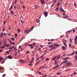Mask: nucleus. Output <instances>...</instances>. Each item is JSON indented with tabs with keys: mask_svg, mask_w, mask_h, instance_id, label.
Listing matches in <instances>:
<instances>
[{
	"mask_svg": "<svg viewBox=\"0 0 77 77\" xmlns=\"http://www.w3.org/2000/svg\"><path fill=\"white\" fill-rule=\"evenodd\" d=\"M8 58L9 59H12V56L11 55H9L8 56Z\"/></svg>",
	"mask_w": 77,
	"mask_h": 77,
	"instance_id": "5",
	"label": "nucleus"
},
{
	"mask_svg": "<svg viewBox=\"0 0 77 77\" xmlns=\"http://www.w3.org/2000/svg\"><path fill=\"white\" fill-rule=\"evenodd\" d=\"M56 15L57 17H59V16H60V15H59V14H56Z\"/></svg>",
	"mask_w": 77,
	"mask_h": 77,
	"instance_id": "35",
	"label": "nucleus"
},
{
	"mask_svg": "<svg viewBox=\"0 0 77 77\" xmlns=\"http://www.w3.org/2000/svg\"><path fill=\"white\" fill-rule=\"evenodd\" d=\"M14 49L15 50H17V48H16V47H14Z\"/></svg>",
	"mask_w": 77,
	"mask_h": 77,
	"instance_id": "33",
	"label": "nucleus"
},
{
	"mask_svg": "<svg viewBox=\"0 0 77 77\" xmlns=\"http://www.w3.org/2000/svg\"><path fill=\"white\" fill-rule=\"evenodd\" d=\"M73 32H75V29H73Z\"/></svg>",
	"mask_w": 77,
	"mask_h": 77,
	"instance_id": "52",
	"label": "nucleus"
},
{
	"mask_svg": "<svg viewBox=\"0 0 77 77\" xmlns=\"http://www.w3.org/2000/svg\"><path fill=\"white\" fill-rule=\"evenodd\" d=\"M44 0H42V1H41V2H42V4H44Z\"/></svg>",
	"mask_w": 77,
	"mask_h": 77,
	"instance_id": "23",
	"label": "nucleus"
},
{
	"mask_svg": "<svg viewBox=\"0 0 77 77\" xmlns=\"http://www.w3.org/2000/svg\"><path fill=\"white\" fill-rule=\"evenodd\" d=\"M14 9H16L17 8H16V6H14Z\"/></svg>",
	"mask_w": 77,
	"mask_h": 77,
	"instance_id": "55",
	"label": "nucleus"
},
{
	"mask_svg": "<svg viewBox=\"0 0 77 77\" xmlns=\"http://www.w3.org/2000/svg\"><path fill=\"white\" fill-rule=\"evenodd\" d=\"M75 54V53L73 52L71 54H70V56H73V55H74V54Z\"/></svg>",
	"mask_w": 77,
	"mask_h": 77,
	"instance_id": "17",
	"label": "nucleus"
},
{
	"mask_svg": "<svg viewBox=\"0 0 77 77\" xmlns=\"http://www.w3.org/2000/svg\"><path fill=\"white\" fill-rule=\"evenodd\" d=\"M1 48H5V47H6V46H5L4 45H3L2 46V47H1Z\"/></svg>",
	"mask_w": 77,
	"mask_h": 77,
	"instance_id": "9",
	"label": "nucleus"
},
{
	"mask_svg": "<svg viewBox=\"0 0 77 77\" xmlns=\"http://www.w3.org/2000/svg\"><path fill=\"white\" fill-rule=\"evenodd\" d=\"M53 45H51L49 46V48H51V47L52 48L53 47Z\"/></svg>",
	"mask_w": 77,
	"mask_h": 77,
	"instance_id": "29",
	"label": "nucleus"
},
{
	"mask_svg": "<svg viewBox=\"0 0 77 77\" xmlns=\"http://www.w3.org/2000/svg\"><path fill=\"white\" fill-rule=\"evenodd\" d=\"M6 75L5 74H4V75H2V77H5V76H6Z\"/></svg>",
	"mask_w": 77,
	"mask_h": 77,
	"instance_id": "30",
	"label": "nucleus"
},
{
	"mask_svg": "<svg viewBox=\"0 0 77 77\" xmlns=\"http://www.w3.org/2000/svg\"><path fill=\"white\" fill-rule=\"evenodd\" d=\"M60 9L61 11V12H65V11H64L63 10V8H60Z\"/></svg>",
	"mask_w": 77,
	"mask_h": 77,
	"instance_id": "3",
	"label": "nucleus"
},
{
	"mask_svg": "<svg viewBox=\"0 0 77 77\" xmlns=\"http://www.w3.org/2000/svg\"><path fill=\"white\" fill-rule=\"evenodd\" d=\"M6 33L5 32L4 33V35H6Z\"/></svg>",
	"mask_w": 77,
	"mask_h": 77,
	"instance_id": "63",
	"label": "nucleus"
},
{
	"mask_svg": "<svg viewBox=\"0 0 77 77\" xmlns=\"http://www.w3.org/2000/svg\"><path fill=\"white\" fill-rule=\"evenodd\" d=\"M75 58L76 60H77V56L76 55L75 56Z\"/></svg>",
	"mask_w": 77,
	"mask_h": 77,
	"instance_id": "26",
	"label": "nucleus"
},
{
	"mask_svg": "<svg viewBox=\"0 0 77 77\" xmlns=\"http://www.w3.org/2000/svg\"><path fill=\"white\" fill-rule=\"evenodd\" d=\"M39 62H40V61H38L37 62V63H35V65H38V64Z\"/></svg>",
	"mask_w": 77,
	"mask_h": 77,
	"instance_id": "15",
	"label": "nucleus"
},
{
	"mask_svg": "<svg viewBox=\"0 0 77 77\" xmlns=\"http://www.w3.org/2000/svg\"><path fill=\"white\" fill-rule=\"evenodd\" d=\"M70 42H72V40H71V38H70Z\"/></svg>",
	"mask_w": 77,
	"mask_h": 77,
	"instance_id": "38",
	"label": "nucleus"
},
{
	"mask_svg": "<svg viewBox=\"0 0 77 77\" xmlns=\"http://www.w3.org/2000/svg\"><path fill=\"white\" fill-rule=\"evenodd\" d=\"M69 59V57H66L65 58V60H66V59Z\"/></svg>",
	"mask_w": 77,
	"mask_h": 77,
	"instance_id": "50",
	"label": "nucleus"
},
{
	"mask_svg": "<svg viewBox=\"0 0 77 77\" xmlns=\"http://www.w3.org/2000/svg\"><path fill=\"white\" fill-rule=\"evenodd\" d=\"M17 0H15V4H16V3H17Z\"/></svg>",
	"mask_w": 77,
	"mask_h": 77,
	"instance_id": "49",
	"label": "nucleus"
},
{
	"mask_svg": "<svg viewBox=\"0 0 77 77\" xmlns=\"http://www.w3.org/2000/svg\"><path fill=\"white\" fill-rule=\"evenodd\" d=\"M56 66L54 67L53 69H56Z\"/></svg>",
	"mask_w": 77,
	"mask_h": 77,
	"instance_id": "58",
	"label": "nucleus"
},
{
	"mask_svg": "<svg viewBox=\"0 0 77 77\" xmlns=\"http://www.w3.org/2000/svg\"><path fill=\"white\" fill-rule=\"evenodd\" d=\"M17 32L18 33H20V32H21V30L20 29H17Z\"/></svg>",
	"mask_w": 77,
	"mask_h": 77,
	"instance_id": "12",
	"label": "nucleus"
},
{
	"mask_svg": "<svg viewBox=\"0 0 77 77\" xmlns=\"http://www.w3.org/2000/svg\"><path fill=\"white\" fill-rule=\"evenodd\" d=\"M57 62V60H56L55 61V63L56 64V62Z\"/></svg>",
	"mask_w": 77,
	"mask_h": 77,
	"instance_id": "60",
	"label": "nucleus"
},
{
	"mask_svg": "<svg viewBox=\"0 0 77 77\" xmlns=\"http://www.w3.org/2000/svg\"><path fill=\"white\" fill-rule=\"evenodd\" d=\"M18 54V52H17L15 54V56H17V54Z\"/></svg>",
	"mask_w": 77,
	"mask_h": 77,
	"instance_id": "28",
	"label": "nucleus"
},
{
	"mask_svg": "<svg viewBox=\"0 0 77 77\" xmlns=\"http://www.w3.org/2000/svg\"><path fill=\"white\" fill-rule=\"evenodd\" d=\"M28 46H29V47H32L33 46V45L32 44H28Z\"/></svg>",
	"mask_w": 77,
	"mask_h": 77,
	"instance_id": "10",
	"label": "nucleus"
},
{
	"mask_svg": "<svg viewBox=\"0 0 77 77\" xmlns=\"http://www.w3.org/2000/svg\"><path fill=\"white\" fill-rule=\"evenodd\" d=\"M35 42L33 43L32 44L33 45H35Z\"/></svg>",
	"mask_w": 77,
	"mask_h": 77,
	"instance_id": "54",
	"label": "nucleus"
},
{
	"mask_svg": "<svg viewBox=\"0 0 77 77\" xmlns=\"http://www.w3.org/2000/svg\"><path fill=\"white\" fill-rule=\"evenodd\" d=\"M60 55L58 56V57H57V59H60Z\"/></svg>",
	"mask_w": 77,
	"mask_h": 77,
	"instance_id": "11",
	"label": "nucleus"
},
{
	"mask_svg": "<svg viewBox=\"0 0 77 77\" xmlns=\"http://www.w3.org/2000/svg\"><path fill=\"white\" fill-rule=\"evenodd\" d=\"M23 61H24V60H22L20 61H19V62H23Z\"/></svg>",
	"mask_w": 77,
	"mask_h": 77,
	"instance_id": "42",
	"label": "nucleus"
},
{
	"mask_svg": "<svg viewBox=\"0 0 77 77\" xmlns=\"http://www.w3.org/2000/svg\"><path fill=\"white\" fill-rule=\"evenodd\" d=\"M56 57H54V58L52 59L53 60H56Z\"/></svg>",
	"mask_w": 77,
	"mask_h": 77,
	"instance_id": "14",
	"label": "nucleus"
},
{
	"mask_svg": "<svg viewBox=\"0 0 77 77\" xmlns=\"http://www.w3.org/2000/svg\"><path fill=\"white\" fill-rule=\"evenodd\" d=\"M30 31H31V30H29L28 31H27V34H28V33H29V32H30Z\"/></svg>",
	"mask_w": 77,
	"mask_h": 77,
	"instance_id": "22",
	"label": "nucleus"
},
{
	"mask_svg": "<svg viewBox=\"0 0 77 77\" xmlns=\"http://www.w3.org/2000/svg\"><path fill=\"white\" fill-rule=\"evenodd\" d=\"M41 48H39L38 49L37 51H41Z\"/></svg>",
	"mask_w": 77,
	"mask_h": 77,
	"instance_id": "27",
	"label": "nucleus"
},
{
	"mask_svg": "<svg viewBox=\"0 0 77 77\" xmlns=\"http://www.w3.org/2000/svg\"><path fill=\"white\" fill-rule=\"evenodd\" d=\"M62 48L63 50H66V47H64V46H62Z\"/></svg>",
	"mask_w": 77,
	"mask_h": 77,
	"instance_id": "7",
	"label": "nucleus"
},
{
	"mask_svg": "<svg viewBox=\"0 0 77 77\" xmlns=\"http://www.w3.org/2000/svg\"><path fill=\"white\" fill-rule=\"evenodd\" d=\"M38 8V5H36L35 7V9H37Z\"/></svg>",
	"mask_w": 77,
	"mask_h": 77,
	"instance_id": "19",
	"label": "nucleus"
},
{
	"mask_svg": "<svg viewBox=\"0 0 77 77\" xmlns=\"http://www.w3.org/2000/svg\"><path fill=\"white\" fill-rule=\"evenodd\" d=\"M66 62H67V60H66L65 61L63 62V63H66Z\"/></svg>",
	"mask_w": 77,
	"mask_h": 77,
	"instance_id": "37",
	"label": "nucleus"
},
{
	"mask_svg": "<svg viewBox=\"0 0 77 77\" xmlns=\"http://www.w3.org/2000/svg\"><path fill=\"white\" fill-rule=\"evenodd\" d=\"M11 29V28L10 27H9V29H8L9 30H10Z\"/></svg>",
	"mask_w": 77,
	"mask_h": 77,
	"instance_id": "46",
	"label": "nucleus"
},
{
	"mask_svg": "<svg viewBox=\"0 0 77 77\" xmlns=\"http://www.w3.org/2000/svg\"><path fill=\"white\" fill-rule=\"evenodd\" d=\"M47 75H45L44 76H43V77H47Z\"/></svg>",
	"mask_w": 77,
	"mask_h": 77,
	"instance_id": "64",
	"label": "nucleus"
},
{
	"mask_svg": "<svg viewBox=\"0 0 77 77\" xmlns=\"http://www.w3.org/2000/svg\"><path fill=\"white\" fill-rule=\"evenodd\" d=\"M11 41H15V38H11Z\"/></svg>",
	"mask_w": 77,
	"mask_h": 77,
	"instance_id": "13",
	"label": "nucleus"
},
{
	"mask_svg": "<svg viewBox=\"0 0 77 77\" xmlns=\"http://www.w3.org/2000/svg\"><path fill=\"white\" fill-rule=\"evenodd\" d=\"M13 45H15V42H13Z\"/></svg>",
	"mask_w": 77,
	"mask_h": 77,
	"instance_id": "61",
	"label": "nucleus"
},
{
	"mask_svg": "<svg viewBox=\"0 0 77 77\" xmlns=\"http://www.w3.org/2000/svg\"><path fill=\"white\" fill-rule=\"evenodd\" d=\"M9 46H10V44L8 45H7L6 47H8Z\"/></svg>",
	"mask_w": 77,
	"mask_h": 77,
	"instance_id": "47",
	"label": "nucleus"
},
{
	"mask_svg": "<svg viewBox=\"0 0 77 77\" xmlns=\"http://www.w3.org/2000/svg\"><path fill=\"white\" fill-rule=\"evenodd\" d=\"M11 14L12 15H13L14 14V13L13 12V11H11Z\"/></svg>",
	"mask_w": 77,
	"mask_h": 77,
	"instance_id": "31",
	"label": "nucleus"
},
{
	"mask_svg": "<svg viewBox=\"0 0 77 77\" xmlns=\"http://www.w3.org/2000/svg\"><path fill=\"white\" fill-rule=\"evenodd\" d=\"M54 45H55V46H56V47H59L60 46V45L59 44L57 43L54 44Z\"/></svg>",
	"mask_w": 77,
	"mask_h": 77,
	"instance_id": "6",
	"label": "nucleus"
},
{
	"mask_svg": "<svg viewBox=\"0 0 77 77\" xmlns=\"http://www.w3.org/2000/svg\"><path fill=\"white\" fill-rule=\"evenodd\" d=\"M74 6H77V4H76L74 3Z\"/></svg>",
	"mask_w": 77,
	"mask_h": 77,
	"instance_id": "62",
	"label": "nucleus"
},
{
	"mask_svg": "<svg viewBox=\"0 0 77 77\" xmlns=\"http://www.w3.org/2000/svg\"><path fill=\"white\" fill-rule=\"evenodd\" d=\"M27 29H26L25 31V33H26V32H27Z\"/></svg>",
	"mask_w": 77,
	"mask_h": 77,
	"instance_id": "32",
	"label": "nucleus"
},
{
	"mask_svg": "<svg viewBox=\"0 0 77 77\" xmlns=\"http://www.w3.org/2000/svg\"><path fill=\"white\" fill-rule=\"evenodd\" d=\"M64 45H65L66 47L67 45H66V43H64Z\"/></svg>",
	"mask_w": 77,
	"mask_h": 77,
	"instance_id": "41",
	"label": "nucleus"
},
{
	"mask_svg": "<svg viewBox=\"0 0 77 77\" xmlns=\"http://www.w3.org/2000/svg\"><path fill=\"white\" fill-rule=\"evenodd\" d=\"M34 27V25L32 27V28H30V30H32V29H33Z\"/></svg>",
	"mask_w": 77,
	"mask_h": 77,
	"instance_id": "20",
	"label": "nucleus"
},
{
	"mask_svg": "<svg viewBox=\"0 0 77 77\" xmlns=\"http://www.w3.org/2000/svg\"><path fill=\"white\" fill-rule=\"evenodd\" d=\"M59 9V8H57L56 9H55V11H57L58 10V9Z\"/></svg>",
	"mask_w": 77,
	"mask_h": 77,
	"instance_id": "40",
	"label": "nucleus"
},
{
	"mask_svg": "<svg viewBox=\"0 0 77 77\" xmlns=\"http://www.w3.org/2000/svg\"><path fill=\"white\" fill-rule=\"evenodd\" d=\"M71 44H69V47H71Z\"/></svg>",
	"mask_w": 77,
	"mask_h": 77,
	"instance_id": "57",
	"label": "nucleus"
},
{
	"mask_svg": "<svg viewBox=\"0 0 77 77\" xmlns=\"http://www.w3.org/2000/svg\"><path fill=\"white\" fill-rule=\"evenodd\" d=\"M73 74L74 75H75V74H76V72H75L73 73Z\"/></svg>",
	"mask_w": 77,
	"mask_h": 77,
	"instance_id": "45",
	"label": "nucleus"
},
{
	"mask_svg": "<svg viewBox=\"0 0 77 77\" xmlns=\"http://www.w3.org/2000/svg\"><path fill=\"white\" fill-rule=\"evenodd\" d=\"M44 14L45 16V17H47L48 15V13L46 11L44 12Z\"/></svg>",
	"mask_w": 77,
	"mask_h": 77,
	"instance_id": "2",
	"label": "nucleus"
},
{
	"mask_svg": "<svg viewBox=\"0 0 77 77\" xmlns=\"http://www.w3.org/2000/svg\"><path fill=\"white\" fill-rule=\"evenodd\" d=\"M55 3H56V2H55V1H54V4L51 5V6H54V4Z\"/></svg>",
	"mask_w": 77,
	"mask_h": 77,
	"instance_id": "25",
	"label": "nucleus"
},
{
	"mask_svg": "<svg viewBox=\"0 0 77 77\" xmlns=\"http://www.w3.org/2000/svg\"><path fill=\"white\" fill-rule=\"evenodd\" d=\"M32 54H35V52H34V51H32Z\"/></svg>",
	"mask_w": 77,
	"mask_h": 77,
	"instance_id": "43",
	"label": "nucleus"
},
{
	"mask_svg": "<svg viewBox=\"0 0 77 77\" xmlns=\"http://www.w3.org/2000/svg\"><path fill=\"white\" fill-rule=\"evenodd\" d=\"M10 7H11V8H10L11 9H12V8H13V6H11Z\"/></svg>",
	"mask_w": 77,
	"mask_h": 77,
	"instance_id": "48",
	"label": "nucleus"
},
{
	"mask_svg": "<svg viewBox=\"0 0 77 77\" xmlns=\"http://www.w3.org/2000/svg\"><path fill=\"white\" fill-rule=\"evenodd\" d=\"M52 42H48V44L50 45V44H52Z\"/></svg>",
	"mask_w": 77,
	"mask_h": 77,
	"instance_id": "36",
	"label": "nucleus"
},
{
	"mask_svg": "<svg viewBox=\"0 0 77 77\" xmlns=\"http://www.w3.org/2000/svg\"><path fill=\"white\" fill-rule=\"evenodd\" d=\"M7 44H6V43H4V45L5 46V47H6H6L7 46Z\"/></svg>",
	"mask_w": 77,
	"mask_h": 77,
	"instance_id": "39",
	"label": "nucleus"
},
{
	"mask_svg": "<svg viewBox=\"0 0 77 77\" xmlns=\"http://www.w3.org/2000/svg\"><path fill=\"white\" fill-rule=\"evenodd\" d=\"M57 75H59V74H61V73L58 72L57 73Z\"/></svg>",
	"mask_w": 77,
	"mask_h": 77,
	"instance_id": "24",
	"label": "nucleus"
},
{
	"mask_svg": "<svg viewBox=\"0 0 77 77\" xmlns=\"http://www.w3.org/2000/svg\"><path fill=\"white\" fill-rule=\"evenodd\" d=\"M69 62L68 63H67L66 64V66L67 67H69V66H70L71 65H72V63H69Z\"/></svg>",
	"mask_w": 77,
	"mask_h": 77,
	"instance_id": "1",
	"label": "nucleus"
},
{
	"mask_svg": "<svg viewBox=\"0 0 77 77\" xmlns=\"http://www.w3.org/2000/svg\"><path fill=\"white\" fill-rule=\"evenodd\" d=\"M14 47L12 46V47H10L9 48H8V49H12V48H13Z\"/></svg>",
	"mask_w": 77,
	"mask_h": 77,
	"instance_id": "16",
	"label": "nucleus"
},
{
	"mask_svg": "<svg viewBox=\"0 0 77 77\" xmlns=\"http://www.w3.org/2000/svg\"><path fill=\"white\" fill-rule=\"evenodd\" d=\"M49 60V58H47L46 60V61H48V60Z\"/></svg>",
	"mask_w": 77,
	"mask_h": 77,
	"instance_id": "34",
	"label": "nucleus"
},
{
	"mask_svg": "<svg viewBox=\"0 0 77 77\" xmlns=\"http://www.w3.org/2000/svg\"><path fill=\"white\" fill-rule=\"evenodd\" d=\"M51 41H54V39H51Z\"/></svg>",
	"mask_w": 77,
	"mask_h": 77,
	"instance_id": "59",
	"label": "nucleus"
},
{
	"mask_svg": "<svg viewBox=\"0 0 77 77\" xmlns=\"http://www.w3.org/2000/svg\"><path fill=\"white\" fill-rule=\"evenodd\" d=\"M30 48H31V49H32L33 48V47L32 46H31V47Z\"/></svg>",
	"mask_w": 77,
	"mask_h": 77,
	"instance_id": "56",
	"label": "nucleus"
},
{
	"mask_svg": "<svg viewBox=\"0 0 77 77\" xmlns=\"http://www.w3.org/2000/svg\"><path fill=\"white\" fill-rule=\"evenodd\" d=\"M6 53L7 54H9V51H6Z\"/></svg>",
	"mask_w": 77,
	"mask_h": 77,
	"instance_id": "51",
	"label": "nucleus"
},
{
	"mask_svg": "<svg viewBox=\"0 0 77 77\" xmlns=\"http://www.w3.org/2000/svg\"><path fill=\"white\" fill-rule=\"evenodd\" d=\"M68 18V16H66L65 17H63V18H66V19H67Z\"/></svg>",
	"mask_w": 77,
	"mask_h": 77,
	"instance_id": "8",
	"label": "nucleus"
},
{
	"mask_svg": "<svg viewBox=\"0 0 77 77\" xmlns=\"http://www.w3.org/2000/svg\"><path fill=\"white\" fill-rule=\"evenodd\" d=\"M75 39V45H77V40L76 39V38H74Z\"/></svg>",
	"mask_w": 77,
	"mask_h": 77,
	"instance_id": "4",
	"label": "nucleus"
},
{
	"mask_svg": "<svg viewBox=\"0 0 77 77\" xmlns=\"http://www.w3.org/2000/svg\"><path fill=\"white\" fill-rule=\"evenodd\" d=\"M21 23H22L24 24V21H23V20H21L20 21Z\"/></svg>",
	"mask_w": 77,
	"mask_h": 77,
	"instance_id": "18",
	"label": "nucleus"
},
{
	"mask_svg": "<svg viewBox=\"0 0 77 77\" xmlns=\"http://www.w3.org/2000/svg\"><path fill=\"white\" fill-rule=\"evenodd\" d=\"M2 60V57L0 58V60Z\"/></svg>",
	"mask_w": 77,
	"mask_h": 77,
	"instance_id": "53",
	"label": "nucleus"
},
{
	"mask_svg": "<svg viewBox=\"0 0 77 77\" xmlns=\"http://www.w3.org/2000/svg\"><path fill=\"white\" fill-rule=\"evenodd\" d=\"M40 47L41 48H43V45H40Z\"/></svg>",
	"mask_w": 77,
	"mask_h": 77,
	"instance_id": "44",
	"label": "nucleus"
},
{
	"mask_svg": "<svg viewBox=\"0 0 77 77\" xmlns=\"http://www.w3.org/2000/svg\"><path fill=\"white\" fill-rule=\"evenodd\" d=\"M3 32H2L1 34L0 35V37H2V36H3Z\"/></svg>",
	"mask_w": 77,
	"mask_h": 77,
	"instance_id": "21",
	"label": "nucleus"
}]
</instances>
